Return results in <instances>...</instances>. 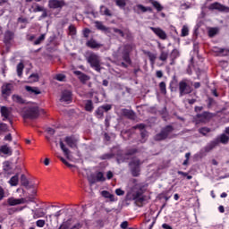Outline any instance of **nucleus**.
<instances>
[{
  "instance_id": "19",
  "label": "nucleus",
  "mask_w": 229,
  "mask_h": 229,
  "mask_svg": "<svg viewBox=\"0 0 229 229\" xmlns=\"http://www.w3.org/2000/svg\"><path fill=\"white\" fill-rule=\"evenodd\" d=\"M86 47L90 49H99L102 47V44L98 43L96 39L90 38L86 42Z\"/></svg>"
},
{
  "instance_id": "2",
  "label": "nucleus",
  "mask_w": 229,
  "mask_h": 229,
  "mask_svg": "<svg viewBox=\"0 0 229 229\" xmlns=\"http://www.w3.org/2000/svg\"><path fill=\"white\" fill-rule=\"evenodd\" d=\"M87 63L90 68L94 69L97 72H101V57L96 53H90L87 57Z\"/></svg>"
},
{
  "instance_id": "56",
  "label": "nucleus",
  "mask_w": 229,
  "mask_h": 229,
  "mask_svg": "<svg viewBox=\"0 0 229 229\" xmlns=\"http://www.w3.org/2000/svg\"><path fill=\"white\" fill-rule=\"evenodd\" d=\"M144 195H143V192L141 191H137L136 192H134L132 194V199L135 200V199H140V198H141Z\"/></svg>"
},
{
  "instance_id": "25",
  "label": "nucleus",
  "mask_w": 229,
  "mask_h": 229,
  "mask_svg": "<svg viewBox=\"0 0 229 229\" xmlns=\"http://www.w3.org/2000/svg\"><path fill=\"white\" fill-rule=\"evenodd\" d=\"M100 15H106V17H113L112 11L105 5H100Z\"/></svg>"
},
{
  "instance_id": "49",
  "label": "nucleus",
  "mask_w": 229,
  "mask_h": 229,
  "mask_svg": "<svg viewBox=\"0 0 229 229\" xmlns=\"http://www.w3.org/2000/svg\"><path fill=\"white\" fill-rule=\"evenodd\" d=\"M12 167H11V162L10 161H4L3 162V171L7 173L9 171H11Z\"/></svg>"
},
{
  "instance_id": "22",
  "label": "nucleus",
  "mask_w": 229,
  "mask_h": 229,
  "mask_svg": "<svg viewBox=\"0 0 229 229\" xmlns=\"http://www.w3.org/2000/svg\"><path fill=\"white\" fill-rule=\"evenodd\" d=\"M25 90L30 94V95H34V96H38L41 94L40 89L38 87H31V86H26L25 87Z\"/></svg>"
},
{
  "instance_id": "46",
  "label": "nucleus",
  "mask_w": 229,
  "mask_h": 229,
  "mask_svg": "<svg viewBox=\"0 0 229 229\" xmlns=\"http://www.w3.org/2000/svg\"><path fill=\"white\" fill-rule=\"evenodd\" d=\"M46 40V34H41L33 43L34 46H39Z\"/></svg>"
},
{
  "instance_id": "45",
  "label": "nucleus",
  "mask_w": 229,
  "mask_h": 229,
  "mask_svg": "<svg viewBox=\"0 0 229 229\" xmlns=\"http://www.w3.org/2000/svg\"><path fill=\"white\" fill-rule=\"evenodd\" d=\"M96 179L98 182H104L106 181L103 172H98L96 174Z\"/></svg>"
},
{
  "instance_id": "60",
  "label": "nucleus",
  "mask_w": 229,
  "mask_h": 229,
  "mask_svg": "<svg viewBox=\"0 0 229 229\" xmlns=\"http://www.w3.org/2000/svg\"><path fill=\"white\" fill-rule=\"evenodd\" d=\"M113 31H114V33L118 34L121 38H124L125 37L124 32L122 30H120V29L114 28Z\"/></svg>"
},
{
  "instance_id": "14",
  "label": "nucleus",
  "mask_w": 229,
  "mask_h": 229,
  "mask_svg": "<svg viewBox=\"0 0 229 229\" xmlns=\"http://www.w3.org/2000/svg\"><path fill=\"white\" fill-rule=\"evenodd\" d=\"M15 38V33L12 30H6L4 35V43L8 46L11 45L12 41Z\"/></svg>"
},
{
  "instance_id": "15",
  "label": "nucleus",
  "mask_w": 229,
  "mask_h": 229,
  "mask_svg": "<svg viewBox=\"0 0 229 229\" xmlns=\"http://www.w3.org/2000/svg\"><path fill=\"white\" fill-rule=\"evenodd\" d=\"M1 116L3 117V121L5 122L8 120L9 123L13 125V122L10 119V111L6 106H2L0 109Z\"/></svg>"
},
{
  "instance_id": "44",
  "label": "nucleus",
  "mask_w": 229,
  "mask_h": 229,
  "mask_svg": "<svg viewBox=\"0 0 229 229\" xmlns=\"http://www.w3.org/2000/svg\"><path fill=\"white\" fill-rule=\"evenodd\" d=\"M159 90L162 95L167 94L166 83L165 81L159 83Z\"/></svg>"
},
{
  "instance_id": "57",
  "label": "nucleus",
  "mask_w": 229,
  "mask_h": 229,
  "mask_svg": "<svg viewBox=\"0 0 229 229\" xmlns=\"http://www.w3.org/2000/svg\"><path fill=\"white\" fill-rule=\"evenodd\" d=\"M229 137L226 134H222L220 136V142L222 144H228Z\"/></svg>"
},
{
  "instance_id": "13",
  "label": "nucleus",
  "mask_w": 229,
  "mask_h": 229,
  "mask_svg": "<svg viewBox=\"0 0 229 229\" xmlns=\"http://www.w3.org/2000/svg\"><path fill=\"white\" fill-rule=\"evenodd\" d=\"M13 85L12 83H4L1 87L2 96L10 97L12 95V90Z\"/></svg>"
},
{
  "instance_id": "58",
  "label": "nucleus",
  "mask_w": 229,
  "mask_h": 229,
  "mask_svg": "<svg viewBox=\"0 0 229 229\" xmlns=\"http://www.w3.org/2000/svg\"><path fill=\"white\" fill-rule=\"evenodd\" d=\"M82 34L85 38H89V35L91 34V30L89 28H85L82 31Z\"/></svg>"
},
{
  "instance_id": "63",
  "label": "nucleus",
  "mask_w": 229,
  "mask_h": 229,
  "mask_svg": "<svg viewBox=\"0 0 229 229\" xmlns=\"http://www.w3.org/2000/svg\"><path fill=\"white\" fill-rule=\"evenodd\" d=\"M66 79V76L64 74H56L55 80L57 81L63 82Z\"/></svg>"
},
{
  "instance_id": "17",
  "label": "nucleus",
  "mask_w": 229,
  "mask_h": 229,
  "mask_svg": "<svg viewBox=\"0 0 229 229\" xmlns=\"http://www.w3.org/2000/svg\"><path fill=\"white\" fill-rule=\"evenodd\" d=\"M64 142L70 148H74L77 147V139L73 136H66L64 138Z\"/></svg>"
},
{
  "instance_id": "61",
  "label": "nucleus",
  "mask_w": 229,
  "mask_h": 229,
  "mask_svg": "<svg viewBox=\"0 0 229 229\" xmlns=\"http://www.w3.org/2000/svg\"><path fill=\"white\" fill-rule=\"evenodd\" d=\"M69 32L72 36H75L77 34V29L74 25L69 26Z\"/></svg>"
},
{
  "instance_id": "24",
  "label": "nucleus",
  "mask_w": 229,
  "mask_h": 229,
  "mask_svg": "<svg viewBox=\"0 0 229 229\" xmlns=\"http://www.w3.org/2000/svg\"><path fill=\"white\" fill-rule=\"evenodd\" d=\"M146 3H151L152 6L157 10V12H163L164 6L157 0H146Z\"/></svg>"
},
{
  "instance_id": "3",
  "label": "nucleus",
  "mask_w": 229,
  "mask_h": 229,
  "mask_svg": "<svg viewBox=\"0 0 229 229\" xmlns=\"http://www.w3.org/2000/svg\"><path fill=\"white\" fill-rule=\"evenodd\" d=\"M192 84H193V82L188 79H182L179 82L178 87H179L180 98H182L186 95H190L192 93V91H193V89L191 87Z\"/></svg>"
},
{
  "instance_id": "18",
  "label": "nucleus",
  "mask_w": 229,
  "mask_h": 229,
  "mask_svg": "<svg viewBox=\"0 0 229 229\" xmlns=\"http://www.w3.org/2000/svg\"><path fill=\"white\" fill-rule=\"evenodd\" d=\"M61 102L71 103L72 101V93L70 90H64L60 98Z\"/></svg>"
},
{
  "instance_id": "40",
  "label": "nucleus",
  "mask_w": 229,
  "mask_h": 229,
  "mask_svg": "<svg viewBox=\"0 0 229 229\" xmlns=\"http://www.w3.org/2000/svg\"><path fill=\"white\" fill-rule=\"evenodd\" d=\"M24 68H25V66H24L23 63H19L17 64V75H18V77L21 78L23 75Z\"/></svg>"
},
{
  "instance_id": "30",
  "label": "nucleus",
  "mask_w": 229,
  "mask_h": 229,
  "mask_svg": "<svg viewBox=\"0 0 229 229\" xmlns=\"http://www.w3.org/2000/svg\"><path fill=\"white\" fill-rule=\"evenodd\" d=\"M95 27L98 30L103 31V32H107L109 30L106 26L103 25L102 21H95Z\"/></svg>"
},
{
  "instance_id": "54",
  "label": "nucleus",
  "mask_w": 229,
  "mask_h": 229,
  "mask_svg": "<svg viewBox=\"0 0 229 229\" xmlns=\"http://www.w3.org/2000/svg\"><path fill=\"white\" fill-rule=\"evenodd\" d=\"M36 226L38 228H44L46 226V220L38 219L36 221Z\"/></svg>"
},
{
  "instance_id": "6",
  "label": "nucleus",
  "mask_w": 229,
  "mask_h": 229,
  "mask_svg": "<svg viewBox=\"0 0 229 229\" xmlns=\"http://www.w3.org/2000/svg\"><path fill=\"white\" fill-rule=\"evenodd\" d=\"M133 51V46L131 44H126L123 47V50L122 52V58L124 63H126L128 65L132 64V60L131 58V54Z\"/></svg>"
},
{
  "instance_id": "31",
  "label": "nucleus",
  "mask_w": 229,
  "mask_h": 229,
  "mask_svg": "<svg viewBox=\"0 0 229 229\" xmlns=\"http://www.w3.org/2000/svg\"><path fill=\"white\" fill-rule=\"evenodd\" d=\"M9 184L12 187H16L19 184V174H15L13 176H12L9 180Z\"/></svg>"
},
{
  "instance_id": "11",
  "label": "nucleus",
  "mask_w": 229,
  "mask_h": 229,
  "mask_svg": "<svg viewBox=\"0 0 229 229\" xmlns=\"http://www.w3.org/2000/svg\"><path fill=\"white\" fill-rule=\"evenodd\" d=\"M66 3L64 0H49L48 6L53 10H57L58 8H64Z\"/></svg>"
},
{
  "instance_id": "9",
  "label": "nucleus",
  "mask_w": 229,
  "mask_h": 229,
  "mask_svg": "<svg viewBox=\"0 0 229 229\" xmlns=\"http://www.w3.org/2000/svg\"><path fill=\"white\" fill-rule=\"evenodd\" d=\"M209 10H217L218 12H224L225 13H229V7L219 4V2H215L211 4L208 7Z\"/></svg>"
},
{
  "instance_id": "43",
  "label": "nucleus",
  "mask_w": 229,
  "mask_h": 229,
  "mask_svg": "<svg viewBox=\"0 0 229 229\" xmlns=\"http://www.w3.org/2000/svg\"><path fill=\"white\" fill-rule=\"evenodd\" d=\"M190 35V29L187 25H183L182 28L181 37L186 38Z\"/></svg>"
},
{
  "instance_id": "36",
  "label": "nucleus",
  "mask_w": 229,
  "mask_h": 229,
  "mask_svg": "<svg viewBox=\"0 0 229 229\" xmlns=\"http://www.w3.org/2000/svg\"><path fill=\"white\" fill-rule=\"evenodd\" d=\"M101 195L103 198L110 199V201H114V195L108 191H102Z\"/></svg>"
},
{
  "instance_id": "47",
  "label": "nucleus",
  "mask_w": 229,
  "mask_h": 229,
  "mask_svg": "<svg viewBox=\"0 0 229 229\" xmlns=\"http://www.w3.org/2000/svg\"><path fill=\"white\" fill-rule=\"evenodd\" d=\"M181 56V53L178 49H173V51L171 52V59L173 60H176Z\"/></svg>"
},
{
  "instance_id": "5",
  "label": "nucleus",
  "mask_w": 229,
  "mask_h": 229,
  "mask_svg": "<svg viewBox=\"0 0 229 229\" xmlns=\"http://www.w3.org/2000/svg\"><path fill=\"white\" fill-rule=\"evenodd\" d=\"M39 115L40 114L38 106H30L24 111L22 118L24 120H36L39 117Z\"/></svg>"
},
{
  "instance_id": "28",
  "label": "nucleus",
  "mask_w": 229,
  "mask_h": 229,
  "mask_svg": "<svg viewBox=\"0 0 229 229\" xmlns=\"http://www.w3.org/2000/svg\"><path fill=\"white\" fill-rule=\"evenodd\" d=\"M95 116L98 119V120H102L105 116V111L103 109L102 106H98L97 108V110L95 111Z\"/></svg>"
},
{
  "instance_id": "27",
  "label": "nucleus",
  "mask_w": 229,
  "mask_h": 229,
  "mask_svg": "<svg viewBox=\"0 0 229 229\" xmlns=\"http://www.w3.org/2000/svg\"><path fill=\"white\" fill-rule=\"evenodd\" d=\"M136 8L138 10H140L142 13H146V12H149L150 13H152V12H153V8L152 7H150V6H144L141 4H137Z\"/></svg>"
},
{
  "instance_id": "16",
  "label": "nucleus",
  "mask_w": 229,
  "mask_h": 229,
  "mask_svg": "<svg viewBox=\"0 0 229 229\" xmlns=\"http://www.w3.org/2000/svg\"><path fill=\"white\" fill-rule=\"evenodd\" d=\"M214 53L216 55L217 57L229 56V49L228 48H221L218 47H215Z\"/></svg>"
},
{
  "instance_id": "48",
  "label": "nucleus",
  "mask_w": 229,
  "mask_h": 229,
  "mask_svg": "<svg viewBox=\"0 0 229 229\" xmlns=\"http://www.w3.org/2000/svg\"><path fill=\"white\" fill-rule=\"evenodd\" d=\"M210 132H211V129L208 127H202L199 129V133L203 136H207Z\"/></svg>"
},
{
  "instance_id": "1",
  "label": "nucleus",
  "mask_w": 229,
  "mask_h": 229,
  "mask_svg": "<svg viewBox=\"0 0 229 229\" xmlns=\"http://www.w3.org/2000/svg\"><path fill=\"white\" fill-rule=\"evenodd\" d=\"M174 131V127L173 125H165L163 127L158 133H157L153 140L156 142H162L170 139V135Z\"/></svg>"
},
{
  "instance_id": "21",
  "label": "nucleus",
  "mask_w": 229,
  "mask_h": 229,
  "mask_svg": "<svg viewBox=\"0 0 229 229\" xmlns=\"http://www.w3.org/2000/svg\"><path fill=\"white\" fill-rule=\"evenodd\" d=\"M13 153V149L7 144L0 146V154L12 157Z\"/></svg>"
},
{
  "instance_id": "55",
  "label": "nucleus",
  "mask_w": 229,
  "mask_h": 229,
  "mask_svg": "<svg viewBox=\"0 0 229 229\" xmlns=\"http://www.w3.org/2000/svg\"><path fill=\"white\" fill-rule=\"evenodd\" d=\"M115 4L119 6V8H125L127 4L125 0H115Z\"/></svg>"
},
{
  "instance_id": "7",
  "label": "nucleus",
  "mask_w": 229,
  "mask_h": 229,
  "mask_svg": "<svg viewBox=\"0 0 229 229\" xmlns=\"http://www.w3.org/2000/svg\"><path fill=\"white\" fill-rule=\"evenodd\" d=\"M213 118V114L208 111H204L201 114H197L193 120L196 124L205 123Z\"/></svg>"
},
{
  "instance_id": "59",
  "label": "nucleus",
  "mask_w": 229,
  "mask_h": 229,
  "mask_svg": "<svg viewBox=\"0 0 229 229\" xmlns=\"http://www.w3.org/2000/svg\"><path fill=\"white\" fill-rule=\"evenodd\" d=\"M101 106V108L103 109V111H104L105 113H108V112L111 111L112 108H113L112 105H109V104H107V105H103V106Z\"/></svg>"
},
{
  "instance_id": "4",
  "label": "nucleus",
  "mask_w": 229,
  "mask_h": 229,
  "mask_svg": "<svg viewBox=\"0 0 229 229\" xmlns=\"http://www.w3.org/2000/svg\"><path fill=\"white\" fill-rule=\"evenodd\" d=\"M141 165V160L139 158H133L129 162V167L132 177H139L140 175Z\"/></svg>"
},
{
  "instance_id": "33",
  "label": "nucleus",
  "mask_w": 229,
  "mask_h": 229,
  "mask_svg": "<svg viewBox=\"0 0 229 229\" xmlns=\"http://www.w3.org/2000/svg\"><path fill=\"white\" fill-rule=\"evenodd\" d=\"M23 209H24V207L10 208L7 209V214H8L9 216H13V215H14L15 213L23 211Z\"/></svg>"
},
{
  "instance_id": "41",
  "label": "nucleus",
  "mask_w": 229,
  "mask_h": 229,
  "mask_svg": "<svg viewBox=\"0 0 229 229\" xmlns=\"http://www.w3.org/2000/svg\"><path fill=\"white\" fill-rule=\"evenodd\" d=\"M134 200H135V204H136L137 207L142 208L144 206L145 201H146V198H145V196H142V197L138 198Z\"/></svg>"
},
{
  "instance_id": "53",
  "label": "nucleus",
  "mask_w": 229,
  "mask_h": 229,
  "mask_svg": "<svg viewBox=\"0 0 229 229\" xmlns=\"http://www.w3.org/2000/svg\"><path fill=\"white\" fill-rule=\"evenodd\" d=\"M218 34V30L216 28H211L208 30V37L215 38Z\"/></svg>"
},
{
  "instance_id": "50",
  "label": "nucleus",
  "mask_w": 229,
  "mask_h": 229,
  "mask_svg": "<svg viewBox=\"0 0 229 229\" xmlns=\"http://www.w3.org/2000/svg\"><path fill=\"white\" fill-rule=\"evenodd\" d=\"M138 148H129L127 149V151L124 154V157H131V156H134L138 153Z\"/></svg>"
},
{
  "instance_id": "23",
  "label": "nucleus",
  "mask_w": 229,
  "mask_h": 229,
  "mask_svg": "<svg viewBox=\"0 0 229 229\" xmlns=\"http://www.w3.org/2000/svg\"><path fill=\"white\" fill-rule=\"evenodd\" d=\"M95 109L94 103L91 99L85 101L84 110L88 113H93Z\"/></svg>"
},
{
  "instance_id": "52",
  "label": "nucleus",
  "mask_w": 229,
  "mask_h": 229,
  "mask_svg": "<svg viewBox=\"0 0 229 229\" xmlns=\"http://www.w3.org/2000/svg\"><path fill=\"white\" fill-rule=\"evenodd\" d=\"M9 131L8 124L4 123H0V133H5Z\"/></svg>"
},
{
  "instance_id": "32",
  "label": "nucleus",
  "mask_w": 229,
  "mask_h": 229,
  "mask_svg": "<svg viewBox=\"0 0 229 229\" xmlns=\"http://www.w3.org/2000/svg\"><path fill=\"white\" fill-rule=\"evenodd\" d=\"M21 183L22 186H24L26 189H30L31 186H30V181L26 177L25 174H21Z\"/></svg>"
},
{
  "instance_id": "26",
  "label": "nucleus",
  "mask_w": 229,
  "mask_h": 229,
  "mask_svg": "<svg viewBox=\"0 0 229 229\" xmlns=\"http://www.w3.org/2000/svg\"><path fill=\"white\" fill-rule=\"evenodd\" d=\"M144 55L148 57L151 65H155L156 61H157V55L153 54L150 51H145Z\"/></svg>"
},
{
  "instance_id": "62",
  "label": "nucleus",
  "mask_w": 229,
  "mask_h": 229,
  "mask_svg": "<svg viewBox=\"0 0 229 229\" xmlns=\"http://www.w3.org/2000/svg\"><path fill=\"white\" fill-rule=\"evenodd\" d=\"M113 157H114V154L112 153H107L101 156L102 160H108V159H112Z\"/></svg>"
},
{
  "instance_id": "20",
  "label": "nucleus",
  "mask_w": 229,
  "mask_h": 229,
  "mask_svg": "<svg viewBox=\"0 0 229 229\" xmlns=\"http://www.w3.org/2000/svg\"><path fill=\"white\" fill-rule=\"evenodd\" d=\"M73 74L77 76L79 81L83 84L89 81V77L81 71H74Z\"/></svg>"
},
{
  "instance_id": "8",
  "label": "nucleus",
  "mask_w": 229,
  "mask_h": 229,
  "mask_svg": "<svg viewBox=\"0 0 229 229\" xmlns=\"http://www.w3.org/2000/svg\"><path fill=\"white\" fill-rule=\"evenodd\" d=\"M150 30L161 40H166L168 36L161 28L150 27Z\"/></svg>"
},
{
  "instance_id": "37",
  "label": "nucleus",
  "mask_w": 229,
  "mask_h": 229,
  "mask_svg": "<svg viewBox=\"0 0 229 229\" xmlns=\"http://www.w3.org/2000/svg\"><path fill=\"white\" fill-rule=\"evenodd\" d=\"M31 8L33 9L32 12L34 13H38V12H45V8L43 6H40L38 4L34 3L31 5Z\"/></svg>"
},
{
  "instance_id": "29",
  "label": "nucleus",
  "mask_w": 229,
  "mask_h": 229,
  "mask_svg": "<svg viewBox=\"0 0 229 229\" xmlns=\"http://www.w3.org/2000/svg\"><path fill=\"white\" fill-rule=\"evenodd\" d=\"M31 212L33 214V219L34 220L45 217V216H46V213L44 211L39 212L38 209H36V210L32 209Z\"/></svg>"
},
{
  "instance_id": "10",
  "label": "nucleus",
  "mask_w": 229,
  "mask_h": 229,
  "mask_svg": "<svg viewBox=\"0 0 229 229\" xmlns=\"http://www.w3.org/2000/svg\"><path fill=\"white\" fill-rule=\"evenodd\" d=\"M121 114L123 117L127 118L130 121H136L137 120V114L133 110H130L127 108H123L121 110Z\"/></svg>"
},
{
  "instance_id": "64",
  "label": "nucleus",
  "mask_w": 229,
  "mask_h": 229,
  "mask_svg": "<svg viewBox=\"0 0 229 229\" xmlns=\"http://www.w3.org/2000/svg\"><path fill=\"white\" fill-rule=\"evenodd\" d=\"M58 229H69V221H66L65 223H63Z\"/></svg>"
},
{
  "instance_id": "34",
  "label": "nucleus",
  "mask_w": 229,
  "mask_h": 229,
  "mask_svg": "<svg viewBox=\"0 0 229 229\" xmlns=\"http://www.w3.org/2000/svg\"><path fill=\"white\" fill-rule=\"evenodd\" d=\"M59 145H60L61 150L64 152V155L65 157H69L70 156V149L65 146V144L64 143L63 140L59 141Z\"/></svg>"
},
{
  "instance_id": "12",
  "label": "nucleus",
  "mask_w": 229,
  "mask_h": 229,
  "mask_svg": "<svg viewBox=\"0 0 229 229\" xmlns=\"http://www.w3.org/2000/svg\"><path fill=\"white\" fill-rule=\"evenodd\" d=\"M27 199L21 198V199H15L13 197L8 198L7 203L10 207H15L18 205L26 204Z\"/></svg>"
},
{
  "instance_id": "42",
  "label": "nucleus",
  "mask_w": 229,
  "mask_h": 229,
  "mask_svg": "<svg viewBox=\"0 0 229 229\" xmlns=\"http://www.w3.org/2000/svg\"><path fill=\"white\" fill-rule=\"evenodd\" d=\"M29 81L30 83H36L39 81V75L38 73H32L29 77Z\"/></svg>"
},
{
  "instance_id": "51",
  "label": "nucleus",
  "mask_w": 229,
  "mask_h": 229,
  "mask_svg": "<svg viewBox=\"0 0 229 229\" xmlns=\"http://www.w3.org/2000/svg\"><path fill=\"white\" fill-rule=\"evenodd\" d=\"M23 199H26L25 204L35 203L36 202V197L34 195H31V194L26 196L25 198H23Z\"/></svg>"
},
{
  "instance_id": "39",
  "label": "nucleus",
  "mask_w": 229,
  "mask_h": 229,
  "mask_svg": "<svg viewBox=\"0 0 229 229\" xmlns=\"http://www.w3.org/2000/svg\"><path fill=\"white\" fill-rule=\"evenodd\" d=\"M12 99L13 102L19 104V105H24L25 100L22 98V97L19 95H13Z\"/></svg>"
},
{
  "instance_id": "35",
  "label": "nucleus",
  "mask_w": 229,
  "mask_h": 229,
  "mask_svg": "<svg viewBox=\"0 0 229 229\" xmlns=\"http://www.w3.org/2000/svg\"><path fill=\"white\" fill-rule=\"evenodd\" d=\"M177 84H178V80L176 79V76H174L173 81H171L169 84V89L171 90V92H174L176 90Z\"/></svg>"
},
{
  "instance_id": "38",
  "label": "nucleus",
  "mask_w": 229,
  "mask_h": 229,
  "mask_svg": "<svg viewBox=\"0 0 229 229\" xmlns=\"http://www.w3.org/2000/svg\"><path fill=\"white\" fill-rule=\"evenodd\" d=\"M168 57H169V52L165 51V50H161L160 55H159V61L166 62L168 60Z\"/></svg>"
}]
</instances>
